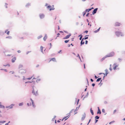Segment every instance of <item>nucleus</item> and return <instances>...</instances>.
Masks as SVG:
<instances>
[{"instance_id":"nucleus-1","label":"nucleus","mask_w":125,"mask_h":125,"mask_svg":"<svg viewBox=\"0 0 125 125\" xmlns=\"http://www.w3.org/2000/svg\"><path fill=\"white\" fill-rule=\"evenodd\" d=\"M115 34L117 37H119L120 36H123L124 35L120 31H116L115 32Z\"/></svg>"},{"instance_id":"nucleus-2","label":"nucleus","mask_w":125,"mask_h":125,"mask_svg":"<svg viewBox=\"0 0 125 125\" xmlns=\"http://www.w3.org/2000/svg\"><path fill=\"white\" fill-rule=\"evenodd\" d=\"M73 110H71V111L70 112V113L69 114H67V115H68L67 116H65L63 118V119H62V121L64 119H65V120H67V118H68L70 116V113L72 112L73 111Z\"/></svg>"},{"instance_id":"nucleus-3","label":"nucleus","mask_w":125,"mask_h":125,"mask_svg":"<svg viewBox=\"0 0 125 125\" xmlns=\"http://www.w3.org/2000/svg\"><path fill=\"white\" fill-rule=\"evenodd\" d=\"M26 72V70L24 69H20L19 71V73L21 74H23Z\"/></svg>"},{"instance_id":"nucleus-4","label":"nucleus","mask_w":125,"mask_h":125,"mask_svg":"<svg viewBox=\"0 0 125 125\" xmlns=\"http://www.w3.org/2000/svg\"><path fill=\"white\" fill-rule=\"evenodd\" d=\"M115 55V53L114 52H112L106 55L108 57L113 56Z\"/></svg>"},{"instance_id":"nucleus-5","label":"nucleus","mask_w":125,"mask_h":125,"mask_svg":"<svg viewBox=\"0 0 125 125\" xmlns=\"http://www.w3.org/2000/svg\"><path fill=\"white\" fill-rule=\"evenodd\" d=\"M82 115V116L81 118V120L83 121L84 120L86 117V114L84 112Z\"/></svg>"},{"instance_id":"nucleus-6","label":"nucleus","mask_w":125,"mask_h":125,"mask_svg":"<svg viewBox=\"0 0 125 125\" xmlns=\"http://www.w3.org/2000/svg\"><path fill=\"white\" fill-rule=\"evenodd\" d=\"M71 35V33H69V34L67 35L65 37H64L63 39H66L69 38L70 37Z\"/></svg>"},{"instance_id":"nucleus-7","label":"nucleus","mask_w":125,"mask_h":125,"mask_svg":"<svg viewBox=\"0 0 125 125\" xmlns=\"http://www.w3.org/2000/svg\"><path fill=\"white\" fill-rule=\"evenodd\" d=\"M98 9V8H96L94 9L93 11H92V14L93 15H94L95 13H96L97 12Z\"/></svg>"},{"instance_id":"nucleus-8","label":"nucleus","mask_w":125,"mask_h":125,"mask_svg":"<svg viewBox=\"0 0 125 125\" xmlns=\"http://www.w3.org/2000/svg\"><path fill=\"white\" fill-rule=\"evenodd\" d=\"M39 16L41 19L45 17L44 15L43 14H39Z\"/></svg>"},{"instance_id":"nucleus-9","label":"nucleus","mask_w":125,"mask_h":125,"mask_svg":"<svg viewBox=\"0 0 125 125\" xmlns=\"http://www.w3.org/2000/svg\"><path fill=\"white\" fill-rule=\"evenodd\" d=\"M116 63H114L113 65H115L114 67L113 68V69L114 70H115L116 69V68H117L118 66V65H116Z\"/></svg>"},{"instance_id":"nucleus-10","label":"nucleus","mask_w":125,"mask_h":125,"mask_svg":"<svg viewBox=\"0 0 125 125\" xmlns=\"http://www.w3.org/2000/svg\"><path fill=\"white\" fill-rule=\"evenodd\" d=\"M16 59V57H14L11 60V61L13 63L15 62V61Z\"/></svg>"},{"instance_id":"nucleus-11","label":"nucleus","mask_w":125,"mask_h":125,"mask_svg":"<svg viewBox=\"0 0 125 125\" xmlns=\"http://www.w3.org/2000/svg\"><path fill=\"white\" fill-rule=\"evenodd\" d=\"M120 23L118 22H116L115 24V26H119L120 25Z\"/></svg>"},{"instance_id":"nucleus-12","label":"nucleus","mask_w":125,"mask_h":125,"mask_svg":"<svg viewBox=\"0 0 125 125\" xmlns=\"http://www.w3.org/2000/svg\"><path fill=\"white\" fill-rule=\"evenodd\" d=\"M83 39H82L81 41L80 44L81 46L84 43V42L83 41Z\"/></svg>"},{"instance_id":"nucleus-13","label":"nucleus","mask_w":125,"mask_h":125,"mask_svg":"<svg viewBox=\"0 0 125 125\" xmlns=\"http://www.w3.org/2000/svg\"><path fill=\"white\" fill-rule=\"evenodd\" d=\"M32 89H33V90L32 91V94H33L34 95H35V96H37V95L36 94H35V92H34V90L33 88L32 87Z\"/></svg>"},{"instance_id":"nucleus-14","label":"nucleus","mask_w":125,"mask_h":125,"mask_svg":"<svg viewBox=\"0 0 125 125\" xmlns=\"http://www.w3.org/2000/svg\"><path fill=\"white\" fill-rule=\"evenodd\" d=\"M107 57V56L106 55H105V56H104V57L101 60V61H102L104 60L105 58H106Z\"/></svg>"},{"instance_id":"nucleus-15","label":"nucleus","mask_w":125,"mask_h":125,"mask_svg":"<svg viewBox=\"0 0 125 125\" xmlns=\"http://www.w3.org/2000/svg\"><path fill=\"white\" fill-rule=\"evenodd\" d=\"M47 38V36L46 34H45L44 37L43 38V40L44 41H45Z\"/></svg>"},{"instance_id":"nucleus-16","label":"nucleus","mask_w":125,"mask_h":125,"mask_svg":"<svg viewBox=\"0 0 125 125\" xmlns=\"http://www.w3.org/2000/svg\"><path fill=\"white\" fill-rule=\"evenodd\" d=\"M91 10V9H90H90H86L85 11L86 12H88Z\"/></svg>"},{"instance_id":"nucleus-17","label":"nucleus","mask_w":125,"mask_h":125,"mask_svg":"<svg viewBox=\"0 0 125 125\" xmlns=\"http://www.w3.org/2000/svg\"><path fill=\"white\" fill-rule=\"evenodd\" d=\"M31 5V3H27L26 5H25V7H28L29 6H30Z\"/></svg>"},{"instance_id":"nucleus-18","label":"nucleus","mask_w":125,"mask_h":125,"mask_svg":"<svg viewBox=\"0 0 125 125\" xmlns=\"http://www.w3.org/2000/svg\"><path fill=\"white\" fill-rule=\"evenodd\" d=\"M1 103L0 102V104ZM5 106L2 105V104H0V108H1L4 109L5 108Z\"/></svg>"},{"instance_id":"nucleus-19","label":"nucleus","mask_w":125,"mask_h":125,"mask_svg":"<svg viewBox=\"0 0 125 125\" xmlns=\"http://www.w3.org/2000/svg\"><path fill=\"white\" fill-rule=\"evenodd\" d=\"M101 27H99L98 29H97V30L95 31H94V32L95 33H96L97 32H98V31H99Z\"/></svg>"},{"instance_id":"nucleus-20","label":"nucleus","mask_w":125,"mask_h":125,"mask_svg":"<svg viewBox=\"0 0 125 125\" xmlns=\"http://www.w3.org/2000/svg\"><path fill=\"white\" fill-rule=\"evenodd\" d=\"M14 105V104H11L9 106V108L10 109L12 108L13 107V106Z\"/></svg>"},{"instance_id":"nucleus-21","label":"nucleus","mask_w":125,"mask_h":125,"mask_svg":"<svg viewBox=\"0 0 125 125\" xmlns=\"http://www.w3.org/2000/svg\"><path fill=\"white\" fill-rule=\"evenodd\" d=\"M51 60H52V61L53 62H55L56 61V59L55 58H52L50 61V62L51 61Z\"/></svg>"},{"instance_id":"nucleus-22","label":"nucleus","mask_w":125,"mask_h":125,"mask_svg":"<svg viewBox=\"0 0 125 125\" xmlns=\"http://www.w3.org/2000/svg\"><path fill=\"white\" fill-rule=\"evenodd\" d=\"M40 49H41V52L43 53V47L42 46H41Z\"/></svg>"},{"instance_id":"nucleus-23","label":"nucleus","mask_w":125,"mask_h":125,"mask_svg":"<svg viewBox=\"0 0 125 125\" xmlns=\"http://www.w3.org/2000/svg\"><path fill=\"white\" fill-rule=\"evenodd\" d=\"M98 111L97 112V114H100L101 113V110H98Z\"/></svg>"},{"instance_id":"nucleus-24","label":"nucleus","mask_w":125,"mask_h":125,"mask_svg":"<svg viewBox=\"0 0 125 125\" xmlns=\"http://www.w3.org/2000/svg\"><path fill=\"white\" fill-rule=\"evenodd\" d=\"M23 66L22 65L20 64L19 65V69H20Z\"/></svg>"},{"instance_id":"nucleus-25","label":"nucleus","mask_w":125,"mask_h":125,"mask_svg":"<svg viewBox=\"0 0 125 125\" xmlns=\"http://www.w3.org/2000/svg\"><path fill=\"white\" fill-rule=\"evenodd\" d=\"M100 117L98 116H96L95 117V119H98Z\"/></svg>"},{"instance_id":"nucleus-26","label":"nucleus","mask_w":125,"mask_h":125,"mask_svg":"<svg viewBox=\"0 0 125 125\" xmlns=\"http://www.w3.org/2000/svg\"><path fill=\"white\" fill-rule=\"evenodd\" d=\"M23 104V102H21L19 104V106H22Z\"/></svg>"},{"instance_id":"nucleus-27","label":"nucleus","mask_w":125,"mask_h":125,"mask_svg":"<svg viewBox=\"0 0 125 125\" xmlns=\"http://www.w3.org/2000/svg\"><path fill=\"white\" fill-rule=\"evenodd\" d=\"M101 78H98L96 80V82H99L101 80Z\"/></svg>"},{"instance_id":"nucleus-28","label":"nucleus","mask_w":125,"mask_h":125,"mask_svg":"<svg viewBox=\"0 0 125 125\" xmlns=\"http://www.w3.org/2000/svg\"><path fill=\"white\" fill-rule=\"evenodd\" d=\"M42 37V35H40L39 36H38L37 37V39H39L41 38Z\"/></svg>"},{"instance_id":"nucleus-29","label":"nucleus","mask_w":125,"mask_h":125,"mask_svg":"<svg viewBox=\"0 0 125 125\" xmlns=\"http://www.w3.org/2000/svg\"><path fill=\"white\" fill-rule=\"evenodd\" d=\"M90 112L91 113V114L92 115H94V113L93 112V110H90Z\"/></svg>"},{"instance_id":"nucleus-30","label":"nucleus","mask_w":125,"mask_h":125,"mask_svg":"<svg viewBox=\"0 0 125 125\" xmlns=\"http://www.w3.org/2000/svg\"><path fill=\"white\" fill-rule=\"evenodd\" d=\"M86 12L85 11H83V17L84 16V15L86 14Z\"/></svg>"},{"instance_id":"nucleus-31","label":"nucleus","mask_w":125,"mask_h":125,"mask_svg":"<svg viewBox=\"0 0 125 125\" xmlns=\"http://www.w3.org/2000/svg\"><path fill=\"white\" fill-rule=\"evenodd\" d=\"M116 112L117 113H118V110H117V111L116 110H114L113 112V114H115Z\"/></svg>"},{"instance_id":"nucleus-32","label":"nucleus","mask_w":125,"mask_h":125,"mask_svg":"<svg viewBox=\"0 0 125 125\" xmlns=\"http://www.w3.org/2000/svg\"><path fill=\"white\" fill-rule=\"evenodd\" d=\"M32 105L33 107H35L34 104V103L33 101H32Z\"/></svg>"},{"instance_id":"nucleus-33","label":"nucleus","mask_w":125,"mask_h":125,"mask_svg":"<svg viewBox=\"0 0 125 125\" xmlns=\"http://www.w3.org/2000/svg\"><path fill=\"white\" fill-rule=\"evenodd\" d=\"M0 70H3V71H5L6 72L8 71L7 70V69H0Z\"/></svg>"},{"instance_id":"nucleus-34","label":"nucleus","mask_w":125,"mask_h":125,"mask_svg":"<svg viewBox=\"0 0 125 125\" xmlns=\"http://www.w3.org/2000/svg\"><path fill=\"white\" fill-rule=\"evenodd\" d=\"M89 35H86L85 36H88ZM88 37H85L84 38H83V40L84 39V40H86V39H88Z\"/></svg>"},{"instance_id":"nucleus-35","label":"nucleus","mask_w":125,"mask_h":125,"mask_svg":"<svg viewBox=\"0 0 125 125\" xmlns=\"http://www.w3.org/2000/svg\"><path fill=\"white\" fill-rule=\"evenodd\" d=\"M115 122V121H113L110 122L109 123V124H111L112 123H114Z\"/></svg>"},{"instance_id":"nucleus-36","label":"nucleus","mask_w":125,"mask_h":125,"mask_svg":"<svg viewBox=\"0 0 125 125\" xmlns=\"http://www.w3.org/2000/svg\"><path fill=\"white\" fill-rule=\"evenodd\" d=\"M69 41V40H66L64 42L65 43H68Z\"/></svg>"},{"instance_id":"nucleus-37","label":"nucleus","mask_w":125,"mask_h":125,"mask_svg":"<svg viewBox=\"0 0 125 125\" xmlns=\"http://www.w3.org/2000/svg\"><path fill=\"white\" fill-rule=\"evenodd\" d=\"M55 9V8L54 7H53L52 8H51L50 9V11L51 10H54Z\"/></svg>"},{"instance_id":"nucleus-38","label":"nucleus","mask_w":125,"mask_h":125,"mask_svg":"<svg viewBox=\"0 0 125 125\" xmlns=\"http://www.w3.org/2000/svg\"><path fill=\"white\" fill-rule=\"evenodd\" d=\"M56 116H54V118L52 119V121H54V119L56 117Z\"/></svg>"},{"instance_id":"nucleus-39","label":"nucleus","mask_w":125,"mask_h":125,"mask_svg":"<svg viewBox=\"0 0 125 125\" xmlns=\"http://www.w3.org/2000/svg\"><path fill=\"white\" fill-rule=\"evenodd\" d=\"M40 81V79H38L36 81V82L38 83V82Z\"/></svg>"},{"instance_id":"nucleus-40","label":"nucleus","mask_w":125,"mask_h":125,"mask_svg":"<svg viewBox=\"0 0 125 125\" xmlns=\"http://www.w3.org/2000/svg\"><path fill=\"white\" fill-rule=\"evenodd\" d=\"M50 47L49 48V50H50L52 46V45L51 43H50Z\"/></svg>"},{"instance_id":"nucleus-41","label":"nucleus","mask_w":125,"mask_h":125,"mask_svg":"<svg viewBox=\"0 0 125 125\" xmlns=\"http://www.w3.org/2000/svg\"><path fill=\"white\" fill-rule=\"evenodd\" d=\"M27 105L28 106H30V105H31V103H27Z\"/></svg>"},{"instance_id":"nucleus-42","label":"nucleus","mask_w":125,"mask_h":125,"mask_svg":"<svg viewBox=\"0 0 125 125\" xmlns=\"http://www.w3.org/2000/svg\"><path fill=\"white\" fill-rule=\"evenodd\" d=\"M8 5V4L7 3H5V7L6 8H7V5Z\"/></svg>"},{"instance_id":"nucleus-43","label":"nucleus","mask_w":125,"mask_h":125,"mask_svg":"<svg viewBox=\"0 0 125 125\" xmlns=\"http://www.w3.org/2000/svg\"><path fill=\"white\" fill-rule=\"evenodd\" d=\"M6 38H8L9 39H11L12 38V37H11L10 36H9L8 37H6Z\"/></svg>"},{"instance_id":"nucleus-44","label":"nucleus","mask_w":125,"mask_h":125,"mask_svg":"<svg viewBox=\"0 0 125 125\" xmlns=\"http://www.w3.org/2000/svg\"><path fill=\"white\" fill-rule=\"evenodd\" d=\"M77 110H75V111H74V112L75 113L74 115L77 113Z\"/></svg>"},{"instance_id":"nucleus-45","label":"nucleus","mask_w":125,"mask_h":125,"mask_svg":"<svg viewBox=\"0 0 125 125\" xmlns=\"http://www.w3.org/2000/svg\"><path fill=\"white\" fill-rule=\"evenodd\" d=\"M90 14V13H87L86 15V16L87 17H89V15Z\"/></svg>"},{"instance_id":"nucleus-46","label":"nucleus","mask_w":125,"mask_h":125,"mask_svg":"<svg viewBox=\"0 0 125 125\" xmlns=\"http://www.w3.org/2000/svg\"><path fill=\"white\" fill-rule=\"evenodd\" d=\"M89 95V93H88V92H87V94H86V95L85 96H86V97H87Z\"/></svg>"},{"instance_id":"nucleus-47","label":"nucleus","mask_w":125,"mask_h":125,"mask_svg":"<svg viewBox=\"0 0 125 125\" xmlns=\"http://www.w3.org/2000/svg\"><path fill=\"white\" fill-rule=\"evenodd\" d=\"M1 123H3L5 122L6 121H1Z\"/></svg>"},{"instance_id":"nucleus-48","label":"nucleus","mask_w":125,"mask_h":125,"mask_svg":"<svg viewBox=\"0 0 125 125\" xmlns=\"http://www.w3.org/2000/svg\"><path fill=\"white\" fill-rule=\"evenodd\" d=\"M51 6L49 5L47 7V8H51Z\"/></svg>"},{"instance_id":"nucleus-49","label":"nucleus","mask_w":125,"mask_h":125,"mask_svg":"<svg viewBox=\"0 0 125 125\" xmlns=\"http://www.w3.org/2000/svg\"><path fill=\"white\" fill-rule=\"evenodd\" d=\"M88 42V41L87 40H86L85 41V44H87Z\"/></svg>"},{"instance_id":"nucleus-50","label":"nucleus","mask_w":125,"mask_h":125,"mask_svg":"<svg viewBox=\"0 0 125 125\" xmlns=\"http://www.w3.org/2000/svg\"><path fill=\"white\" fill-rule=\"evenodd\" d=\"M35 93L37 95V96L38 95V91H37L36 92V93Z\"/></svg>"},{"instance_id":"nucleus-51","label":"nucleus","mask_w":125,"mask_h":125,"mask_svg":"<svg viewBox=\"0 0 125 125\" xmlns=\"http://www.w3.org/2000/svg\"><path fill=\"white\" fill-rule=\"evenodd\" d=\"M31 83V82H30V81H28V82H26L25 83Z\"/></svg>"},{"instance_id":"nucleus-52","label":"nucleus","mask_w":125,"mask_h":125,"mask_svg":"<svg viewBox=\"0 0 125 125\" xmlns=\"http://www.w3.org/2000/svg\"><path fill=\"white\" fill-rule=\"evenodd\" d=\"M95 84L94 83H93L92 85V86L93 87H94L95 86Z\"/></svg>"},{"instance_id":"nucleus-53","label":"nucleus","mask_w":125,"mask_h":125,"mask_svg":"<svg viewBox=\"0 0 125 125\" xmlns=\"http://www.w3.org/2000/svg\"><path fill=\"white\" fill-rule=\"evenodd\" d=\"M83 35H82L81 34H80V35H79L78 37H80H80H81L82 38L83 37Z\"/></svg>"},{"instance_id":"nucleus-54","label":"nucleus","mask_w":125,"mask_h":125,"mask_svg":"<svg viewBox=\"0 0 125 125\" xmlns=\"http://www.w3.org/2000/svg\"><path fill=\"white\" fill-rule=\"evenodd\" d=\"M32 78V77H30V78H26V79H27L30 80Z\"/></svg>"},{"instance_id":"nucleus-55","label":"nucleus","mask_w":125,"mask_h":125,"mask_svg":"<svg viewBox=\"0 0 125 125\" xmlns=\"http://www.w3.org/2000/svg\"><path fill=\"white\" fill-rule=\"evenodd\" d=\"M31 52V51H28L27 52H26V54H28L30 52Z\"/></svg>"},{"instance_id":"nucleus-56","label":"nucleus","mask_w":125,"mask_h":125,"mask_svg":"<svg viewBox=\"0 0 125 125\" xmlns=\"http://www.w3.org/2000/svg\"><path fill=\"white\" fill-rule=\"evenodd\" d=\"M118 60H119V61L120 62L121 61V60H122V59H121L120 58H119L118 59Z\"/></svg>"},{"instance_id":"nucleus-57","label":"nucleus","mask_w":125,"mask_h":125,"mask_svg":"<svg viewBox=\"0 0 125 125\" xmlns=\"http://www.w3.org/2000/svg\"><path fill=\"white\" fill-rule=\"evenodd\" d=\"M105 73H108V70L107 69H106L105 70Z\"/></svg>"},{"instance_id":"nucleus-58","label":"nucleus","mask_w":125,"mask_h":125,"mask_svg":"<svg viewBox=\"0 0 125 125\" xmlns=\"http://www.w3.org/2000/svg\"><path fill=\"white\" fill-rule=\"evenodd\" d=\"M32 83L33 84H35V82L34 81H33L31 82V83Z\"/></svg>"},{"instance_id":"nucleus-59","label":"nucleus","mask_w":125,"mask_h":125,"mask_svg":"<svg viewBox=\"0 0 125 125\" xmlns=\"http://www.w3.org/2000/svg\"><path fill=\"white\" fill-rule=\"evenodd\" d=\"M64 32L66 33H68V32H67V31H64Z\"/></svg>"},{"instance_id":"nucleus-60","label":"nucleus","mask_w":125,"mask_h":125,"mask_svg":"<svg viewBox=\"0 0 125 125\" xmlns=\"http://www.w3.org/2000/svg\"><path fill=\"white\" fill-rule=\"evenodd\" d=\"M98 121V120H97V119H95V123H96L97 121Z\"/></svg>"},{"instance_id":"nucleus-61","label":"nucleus","mask_w":125,"mask_h":125,"mask_svg":"<svg viewBox=\"0 0 125 125\" xmlns=\"http://www.w3.org/2000/svg\"><path fill=\"white\" fill-rule=\"evenodd\" d=\"M88 32V31L87 30H86V31H84V32L87 33Z\"/></svg>"},{"instance_id":"nucleus-62","label":"nucleus","mask_w":125,"mask_h":125,"mask_svg":"<svg viewBox=\"0 0 125 125\" xmlns=\"http://www.w3.org/2000/svg\"><path fill=\"white\" fill-rule=\"evenodd\" d=\"M26 79L25 78V77L24 76H23V80H25Z\"/></svg>"},{"instance_id":"nucleus-63","label":"nucleus","mask_w":125,"mask_h":125,"mask_svg":"<svg viewBox=\"0 0 125 125\" xmlns=\"http://www.w3.org/2000/svg\"><path fill=\"white\" fill-rule=\"evenodd\" d=\"M10 32L9 31H8L7 33V34L8 35H9V34Z\"/></svg>"},{"instance_id":"nucleus-64","label":"nucleus","mask_w":125,"mask_h":125,"mask_svg":"<svg viewBox=\"0 0 125 125\" xmlns=\"http://www.w3.org/2000/svg\"><path fill=\"white\" fill-rule=\"evenodd\" d=\"M90 80L92 82H93L94 81V80L92 78L90 79Z\"/></svg>"}]
</instances>
